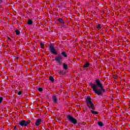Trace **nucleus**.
<instances>
[{
  "label": "nucleus",
  "mask_w": 130,
  "mask_h": 130,
  "mask_svg": "<svg viewBox=\"0 0 130 130\" xmlns=\"http://www.w3.org/2000/svg\"><path fill=\"white\" fill-rule=\"evenodd\" d=\"M111 99V100H113V99Z\"/></svg>",
  "instance_id": "obj_26"
},
{
  "label": "nucleus",
  "mask_w": 130,
  "mask_h": 130,
  "mask_svg": "<svg viewBox=\"0 0 130 130\" xmlns=\"http://www.w3.org/2000/svg\"><path fill=\"white\" fill-rule=\"evenodd\" d=\"M14 128H15V129H16V128H17V126H15Z\"/></svg>",
  "instance_id": "obj_24"
},
{
  "label": "nucleus",
  "mask_w": 130,
  "mask_h": 130,
  "mask_svg": "<svg viewBox=\"0 0 130 130\" xmlns=\"http://www.w3.org/2000/svg\"><path fill=\"white\" fill-rule=\"evenodd\" d=\"M50 51L52 54H57L56 50L54 49V47L52 44L50 45Z\"/></svg>",
  "instance_id": "obj_6"
},
{
  "label": "nucleus",
  "mask_w": 130,
  "mask_h": 130,
  "mask_svg": "<svg viewBox=\"0 0 130 130\" xmlns=\"http://www.w3.org/2000/svg\"><path fill=\"white\" fill-rule=\"evenodd\" d=\"M39 91L40 92H42V91H43V89L42 88H41V87H40V88H39Z\"/></svg>",
  "instance_id": "obj_17"
},
{
  "label": "nucleus",
  "mask_w": 130,
  "mask_h": 130,
  "mask_svg": "<svg viewBox=\"0 0 130 130\" xmlns=\"http://www.w3.org/2000/svg\"><path fill=\"white\" fill-rule=\"evenodd\" d=\"M52 98H53V101L54 103H57V98H56V96L54 95L52 96Z\"/></svg>",
  "instance_id": "obj_7"
},
{
  "label": "nucleus",
  "mask_w": 130,
  "mask_h": 130,
  "mask_svg": "<svg viewBox=\"0 0 130 130\" xmlns=\"http://www.w3.org/2000/svg\"><path fill=\"white\" fill-rule=\"evenodd\" d=\"M117 78H118V77L117 76V75H114V79H117Z\"/></svg>",
  "instance_id": "obj_21"
},
{
  "label": "nucleus",
  "mask_w": 130,
  "mask_h": 130,
  "mask_svg": "<svg viewBox=\"0 0 130 130\" xmlns=\"http://www.w3.org/2000/svg\"><path fill=\"white\" fill-rule=\"evenodd\" d=\"M27 24L28 25H32V24H33V21H32V20H28V21H27Z\"/></svg>",
  "instance_id": "obj_11"
},
{
  "label": "nucleus",
  "mask_w": 130,
  "mask_h": 130,
  "mask_svg": "<svg viewBox=\"0 0 130 130\" xmlns=\"http://www.w3.org/2000/svg\"><path fill=\"white\" fill-rule=\"evenodd\" d=\"M63 67L64 70H68V65H67V64L63 63Z\"/></svg>",
  "instance_id": "obj_10"
},
{
  "label": "nucleus",
  "mask_w": 130,
  "mask_h": 130,
  "mask_svg": "<svg viewBox=\"0 0 130 130\" xmlns=\"http://www.w3.org/2000/svg\"><path fill=\"white\" fill-rule=\"evenodd\" d=\"M86 104L88 107L90 108L91 113L93 114H98V112L96 111H94L93 110H95V108L94 107V104L91 101V98L90 96H87L86 99Z\"/></svg>",
  "instance_id": "obj_2"
},
{
  "label": "nucleus",
  "mask_w": 130,
  "mask_h": 130,
  "mask_svg": "<svg viewBox=\"0 0 130 130\" xmlns=\"http://www.w3.org/2000/svg\"><path fill=\"white\" fill-rule=\"evenodd\" d=\"M101 24H98V25H97V26H96V28H97L98 29H99V28H101Z\"/></svg>",
  "instance_id": "obj_18"
},
{
  "label": "nucleus",
  "mask_w": 130,
  "mask_h": 130,
  "mask_svg": "<svg viewBox=\"0 0 130 130\" xmlns=\"http://www.w3.org/2000/svg\"><path fill=\"white\" fill-rule=\"evenodd\" d=\"M89 63H85L84 65L83 66V68H88L89 67Z\"/></svg>",
  "instance_id": "obj_14"
},
{
  "label": "nucleus",
  "mask_w": 130,
  "mask_h": 130,
  "mask_svg": "<svg viewBox=\"0 0 130 130\" xmlns=\"http://www.w3.org/2000/svg\"><path fill=\"white\" fill-rule=\"evenodd\" d=\"M62 58V56L59 55L55 58V60L58 64L61 66V62H60V60H61Z\"/></svg>",
  "instance_id": "obj_5"
},
{
  "label": "nucleus",
  "mask_w": 130,
  "mask_h": 130,
  "mask_svg": "<svg viewBox=\"0 0 130 130\" xmlns=\"http://www.w3.org/2000/svg\"><path fill=\"white\" fill-rule=\"evenodd\" d=\"M61 54H62V55H63V56H64V57H67V54L64 52H62L61 53Z\"/></svg>",
  "instance_id": "obj_13"
},
{
  "label": "nucleus",
  "mask_w": 130,
  "mask_h": 130,
  "mask_svg": "<svg viewBox=\"0 0 130 130\" xmlns=\"http://www.w3.org/2000/svg\"><path fill=\"white\" fill-rule=\"evenodd\" d=\"M31 122V121L30 120L26 121V120H22L19 122V124L21 125V126H27L29 123Z\"/></svg>",
  "instance_id": "obj_4"
},
{
  "label": "nucleus",
  "mask_w": 130,
  "mask_h": 130,
  "mask_svg": "<svg viewBox=\"0 0 130 130\" xmlns=\"http://www.w3.org/2000/svg\"><path fill=\"white\" fill-rule=\"evenodd\" d=\"M17 94L18 95H21V94H22V91H19Z\"/></svg>",
  "instance_id": "obj_19"
},
{
  "label": "nucleus",
  "mask_w": 130,
  "mask_h": 130,
  "mask_svg": "<svg viewBox=\"0 0 130 130\" xmlns=\"http://www.w3.org/2000/svg\"><path fill=\"white\" fill-rule=\"evenodd\" d=\"M8 39H9V40H11V38H8Z\"/></svg>",
  "instance_id": "obj_25"
},
{
  "label": "nucleus",
  "mask_w": 130,
  "mask_h": 130,
  "mask_svg": "<svg viewBox=\"0 0 130 130\" xmlns=\"http://www.w3.org/2000/svg\"><path fill=\"white\" fill-rule=\"evenodd\" d=\"M40 124H41V119H39L37 120L36 122V125L38 126V125H39Z\"/></svg>",
  "instance_id": "obj_8"
},
{
  "label": "nucleus",
  "mask_w": 130,
  "mask_h": 130,
  "mask_svg": "<svg viewBox=\"0 0 130 130\" xmlns=\"http://www.w3.org/2000/svg\"><path fill=\"white\" fill-rule=\"evenodd\" d=\"M2 101H3V98L0 97V103H2Z\"/></svg>",
  "instance_id": "obj_20"
},
{
  "label": "nucleus",
  "mask_w": 130,
  "mask_h": 130,
  "mask_svg": "<svg viewBox=\"0 0 130 130\" xmlns=\"http://www.w3.org/2000/svg\"><path fill=\"white\" fill-rule=\"evenodd\" d=\"M15 32L16 35H19V34H20V30H19L18 29H16L15 30Z\"/></svg>",
  "instance_id": "obj_16"
},
{
  "label": "nucleus",
  "mask_w": 130,
  "mask_h": 130,
  "mask_svg": "<svg viewBox=\"0 0 130 130\" xmlns=\"http://www.w3.org/2000/svg\"><path fill=\"white\" fill-rule=\"evenodd\" d=\"M115 112V113H117V112Z\"/></svg>",
  "instance_id": "obj_27"
},
{
  "label": "nucleus",
  "mask_w": 130,
  "mask_h": 130,
  "mask_svg": "<svg viewBox=\"0 0 130 130\" xmlns=\"http://www.w3.org/2000/svg\"><path fill=\"white\" fill-rule=\"evenodd\" d=\"M67 118L69 121L72 123H73L74 124H77V123H78L77 119H76L75 118L73 117L71 115H68L67 116Z\"/></svg>",
  "instance_id": "obj_3"
},
{
  "label": "nucleus",
  "mask_w": 130,
  "mask_h": 130,
  "mask_svg": "<svg viewBox=\"0 0 130 130\" xmlns=\"http://www.w3.org/2000/svg\"><path fill=\"white\" fill-rule=\"evenodd\" d=\"M98 125H99V126H103V123L101 121L98 122Z\"/></svg>",
  "instance_id": "obj_15"
},
{
  "label": "nucleus",
  "mask_w": 130,
  "mask_h": 130,
  "mask_svg": "<svg viewBox=\"0 0 130 130\" xmlns=\"http://www.w3.org/2000/svg\"><path fill=\"white\" fill-rule=\"evenodd\" d=\"M49 80L52 82H54V78L52 76H50Z\"/></svg>",
  "instance_id": "obj_12"
},
{
  "label": "nucleus",
  "mask_w": 130,
  "mask_h": 130,
  "mask_svg": "<svg viewBox=\"0 0 130 130\" xmlns=\"http://www.w3.org/2000/svg\"><path fill=\"white\" fill-rule=\"evenodd\" d=\"M58 22H59V23H61V24H64V21H63V20H62V19L61 18H59L58 19Z\"/></svg>",
  "instance_id": "obj_9"
},
{
  "label": "nucleus",
  "mask_w": 130,
  "mask_h": 130,
  "mask_svg": "<svg viewBox=\"0 0 130 130\" xmlns=\"http://www.w3.org/2000/svg\"><path fill=\"white\" fill-rule=\"evenodd\" d=\"M3 3V1L2 0H0V4H2Z\"/></svg>",
  "instance_id": "obj_23"
},
{
  "label": "nucleus",
  "mask_w": 130,
  "mask_h": 130,
  "mask_svg": "<svg viewBox=\"0 0 130 130\" xmlns=\"http://www.w3.org/2000/svg\"><path fill=\"white\" fill-rule=\"evenodd\" d=\"M44 46V45L42 43H41V47L43 48V46Z\"/></svg>",
  "instance_id": "obj_22"
},
{
  "label": "nucleus",
  "mask_w": 130,
  "mask_h": 130,
  "mask_svg": "<svg viewBox=\"0 0 130 130\" xmlns=\"http://www.w3.org/2000/svg\"><path fill=\"white\" fill-rule=\"evenodd\" d=\"M96 84H90V86L93 89V91H94L95 94H97L99 96L100 95H102L103 92H105V90L103 88V85L100 82L99 80H95Z\"/></svg>",
  "instance_id": "obj_1"
},
{
  "label": "nucleus",
  "mask_w": 130,
  "mask_h": 130,
  "mask_svg": "<svg viewBox=\"0 0 130 130\" xmlns=\"http://www.w3.org/2000/svg\"><path fill=\"white\" fill-rule=\"evenodd\" d=\"M62 72L61 71V72H60V73H61Z\"/></svg>",
  "instance_id": "obj_28"
}]
</instances>
